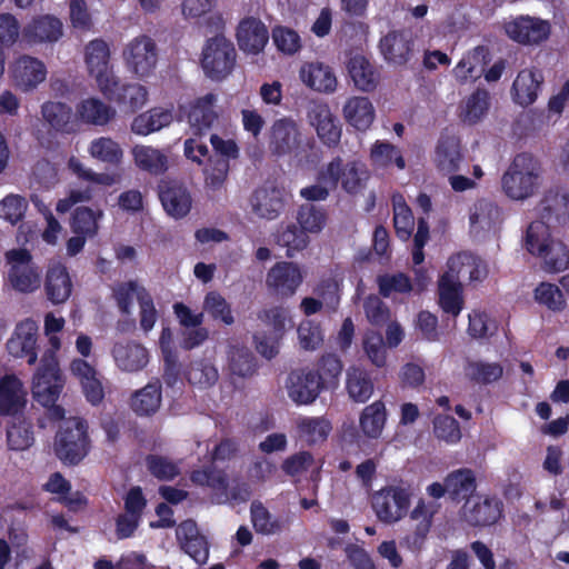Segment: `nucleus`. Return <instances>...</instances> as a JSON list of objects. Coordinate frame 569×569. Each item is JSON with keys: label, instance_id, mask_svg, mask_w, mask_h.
<instances>
[{"label": "nucleus", "instance_id": "nucleus-1", "mask_svg": "<svg viewBox=\"0 0 569 569\" xmlns=\"http://www.w3.org/2000/svg\"><path fill=\"white\" fill-rule=\"evenodd\" d=\"M112 297L121 315L127 320L118 321L117 329L120 332H129L136 328L134 306H139L140 329L148 333L158 321V310L153 298L146 287L137 280H129L116 283L112 287Z\"/></svg>", "mask_w": 569, "mask_h": 569}, {"label": "nucleus", "instance_id": "nucleus-2", "mask_svg": "<svg viewBox=\"0 0 569 569\" xmlns=\"http://www.w3.org/2000/svg\"><path fill=\"white\" fill-rule=\"evenodd\" d=\"M541 186V168L528 153L517 154L501 177L502 192L511 200L525 201Z\"/></svg>", "mask_w": 569, "mask_h": 569}, {"label": "nucleus", "instance_id": "nucleus-3", "mask_svg": "<svg viewBox=\"0 0 569 569\" xmlns=\"http://www.w3.org/2000/svg\"><path fill=\"white\" fill-rule=\"evenodd\" d=\"M64 382L59 361H54L50 355L40 360L32 377L31 393L38 403L48 408L49 419H62L66 415V410L56 403L63 390Z\"/></svg>", "mask_w": 569, "mask_h": 569}, {"label": "nucleus", "instance_id": "nucleus-4", "mask_svg": "<svg viewBox=\"0 0 569 569\" xmlns=\"http://www.w3.org/2000/svg\"><path fill=\"white\" fill-rule=\"evenodd\" d=\"M60 421L54 437L56 456L68 465L79 463L88 453L87 425L78 417L58 419Z\"/></svg>", "mask_w": 569, "mask_h": 569}, {"label": "nucleus", "instance_id": "nucleus-5", "mask_svg": "<svg viewBox=\"0 0 569 569\" xmlns=\"http://www.w3.org/2000/svg\"><path fill=\"white\" fill-rule=\"evenodd\" d=\"M8 283L19 293H32L41 287L42 271L27 249H11L4 254Z\"/></svg>", "mask_w": 569, "mask_h": 569}, {"label": "nucleus", "instance_id": "nucleus-6", "mask_svg": "<svg viewBox=\"0 0 569 569\" xmlns=\"http://www.w3.org/2000/svg\"><path fill=\"white\" fill-rule=\"evenodd\" d=\"M237 51L233 43L223 36L208 39L202 48L201 67L211 80L220 81L233 70Z\"/></svg>", "mask_w": 569, "mask_h": 569}, {"label": "nucleus", "instance_id": "nucleus-7", "mask_svg": "<svg viewBox=\"0 0 569 569\" xmlns=\"http://www.w3.org/2000/svg\"><path fill=\"white\" fill-rule=\"evenodd\" d=\"M84 63L102 94H109L112 87H117L118 78L111 63L110 47L106 41L94 39L86 46Z\"/></svg>", "mask_w": 569, "mask_h": 569}, {"label": "nucleus", "instance_id": "nucleus-8", "mask_svg": "<svg viewBox=\"0 0 569 569\" xmlns=\"http://www.w3.org/2000/svg\"><path fill=\"white\" fill-rule=\"evenodd\" d=\"M439 501L420 498L409 512L410 531L401 539V546L411 552H420L431 531L435 516L440 511Z\"/></svg>", "mask_w": 569, "mask_h": 569}, {"label": "nucleus", "instance_id": "nucleus-9", "mask_svg": "<svg viewBox=\"0 0 569 569\" xmlns=\"http://www.w3.org/2000/svg\"><path fill=\"white\" fill-rule=\"evenodd\" d=\"M301 126L291 117L274 120L268 133V147L278 157L297 156L303 147Z\"/></svg>", "mask_w": 569, "mask_h": 569}, {"label": "nucleus", "instance_id": "nucleus-10", "mask_svg": "<svg viewBox=\"0 0 569 569\" xmlns=\"http://www.w3.org/2000/svg\"><path fill=\"white\" fill-rule=\"evenodd\" d=\"M122 59L131 73L141 79L147 78L157 66V44L150 37L140 34L124 46Z\"/></svg>", "mask_w": 569, "mask_h": 569}, {"label": "nucleus", "instance_id": "nucleus-11", "mask_svg": "<svg viewBox=\"0 0 569 569\" xmlns=\"http://www.w3.org/2000/svg\"><path fill=\"white\" fill-rule=\"evenodd\" d=\"M410 492L398 486H389L375 492L372 509L377 518L386 525L399 522L408 513Z\"/></svg>", "mask_w": 569, "mask_h": 569}, {"label": "nucleus", "instance_id": "nucleus-12", "mask_svg": "<svg viewBox=\"0 0 569 569\" xmlns=\"http://www.w3.org/2000/svg\"><path fill=\"white\" fill-rule=\"evenodd\" d=\"M506 34L523 46H538L548 40L550 22L538 17L520 16L503 24Z\"/></svg>", "mask_w": 569, "mask_h": 569}, {"label": "nucleus", "instance_id": "nucleus-13", "mask_svg": "<svg viewBox=\"0 0 569 569\" xmlns=\"http://www.w3.org/2000/svg\"><path fill=\"white\" fill-rule=\"evenodd\" d=\"M47 67L42 60L30 54L18 56L9 66L13 86L23 92L38 88L47 79Z\"/></svg>", "mask_w": 569, "mask_h": 569}, {"label": "nucleus", "instance_id": "nucleus-14", "mask_svg": "<svg viewBox=\"0 0 569 569\" xmlns=\"http://www.w3.org/2000/svg\"><path fill=\"white\" fill-rule=\"evenodd\" d=\"M303 281V272L298 263L280 261L274 263L266 274L269 291L281 298L292 297Z\"/></svg>", "mask_w": 569, "mask_h": 569}, {"label": "nucleus", "instance_id": "nucleus-15", "mask_svg": "<svg viewBox=\"0 0 569 569\" xmlns=\"http://www.w3.org/2000/svg\"><path fill=\"white\" fill-rule=\"evenodd\" d=\"M63 36V23L52 14L33 17L22 28L21 42L28 47L53 44Z\"/></svg>", "mask_w": 569, "mask_h": 569}, {"label": "nucleus", "instance_id": "nucleus-16", "mask_svg": "<svg viewBox=\"0 0 569 569\" xmlns=\"http://www.w3.org/2000/svg\"><path fill=\"white\" fill-rule=\"evenodd\" d=\"M307 121L316 129L319 139L325 144L329 147L338 144L341 138V128L327 103L311 101L307 108Z\"/></svg>", "mask_w": 569, "mask_h": 569}, {"label": "nucleus", "instance_id": "nucleus-17", "mask_svg": "<svg viewBox=\"0 0 569 569\" xmlns=\"http://www.w3.org/2000/svg\"><path fill=\"white\" fill-rule=\"evenodd\" d=\"M37 340V322L26 319L17 325L12 336L7 341V350L14 358H27L28 365L32 366L38 360Z\"/></svg>", "mask_w": 569, "mask_h": 569}, {"label": "nucleus", "instance_id": "nucleus-18", "mask_svg": "<svg viewBox=\"0 0 569 569\" xmlns=\"http://www.w3.org/2000/svg\"><path fill=\"white\" fill-rule=\"evenodd\" d=\"M322 388V376L310 369L292 372L287 382L288 396L297 405L312 403Z\"/></svg>", "mask_w": 569, "mask_h": 569}, {"label": "nucleus", "instance_id": "nucleus-19", "mask_svg": "<svg viewBox=\"0 0 569 569\" xmlns=\"http://www.w3.org/2000/svg\"><path fill=\"white\" fill-rule=\"evenodd\" d=\"M284 206V192L274 186L256 189L249 198L250 212L263 220H274Z\"/></svg>", "mask_w": 569, "mask_h": 569}, {"label": "nucleus", "instance_id": "nucleus-20", "mask_svg": "<svg viewBox=\"0 0 569 569\" xmlns=\"http://www.w3.org/2000/svg\"><path fill=\"white\" fill-rule=\"evenodd\" d=\"M111 355L117 368L123 372L141 371L149 362L148 349L132 340L114 343Z\"/></svg>", "mask_w": 569, "mask_h": 569}, {"label": "nucleus", "instance_id": "nucleus-21", "mask_svg": "<svg viewBox=\"0 0 569 569\" xmlns=\"http://www.w3.org/2000/svg\"><path fill=\"white\" fill-rule=\"evenodd\" d=\"M27 406V390L14 375L0 379V415L19 416Z\"/></svg>", "mask_w": 569, "mask_h": 569}, {"label": "nucleus", "instance_id": "nucleus-22", "mask_svg": "<svg viewBox=\"0 0 569 569\" xmlns=\"http://www.w3.org/2000/svg\"><path fill=\"white\" fill-rule=\"evenodd\" d=\"M300 81L309 89L320 93H333L338 80L333 70L322 62H305L299 69Z\"/></svg>", "mask_w": 569, "mask_h": 569}, {"label": "nucleus", "instance_id": "nucleus-23", "mask_svg": "<svg viewBox=\"0 0 569 569\" xmlns=\"http://www.w3.org/2000/svg\"><path fill=\"white\" fill-rule=\"evenodd\" d=\"M469 221L470 230L476 236L496 232L502 222V212L495 202L480 199L471 207Z\"/></svg>", "mask_w": 569, "mask_h": 569}, {"label": "nucleus", "instance_id": "nucleus-24", "mask_svg": "<svg viewBox=\"0 0 569 569\" xmlns=\"http://www.w3.org/2000/svg\"><path fill=\"white\" fill-rule=\"evenodd\" d=\"M379 48L388 63L403 66L413 51L412 36L408 31H391L380 40Z\"/></svg>", "mask_w": 569, "mask_h": 569}, {"label": "nucleus", "instance_id": "nucleus-25", "mask_svg": "<svg viewBox=\"0 0 569 569\" xmlns=\"http://www.w3.org/2000/svg\"><path fill=\"white\" fill-rule=\"evenodd\" d=\"M461 516L471 526H489L500 518V503L495 498H470L462 506Z\"/></svg>", "mask_w": 569, "mask_h": 569}, {"label": "nucleus", "instance_id": "nucleus-26", "mask_svg": "<svg viewBox=\"0 0 569 569\" xmlns=\"http://www.w3.org/2000/svg\"><path fill=\"white\" fill-rule=\"evenodd\" d=\"M180 548L189 555L197 563H206L209 557L208 542L199 532L197 523L193 520L181 522L176 531Z\"/></svg>", "mask_w": 569, "mask_h": 569}, {"label": "nucleus", "instance_id": "nucleus-27", "mask_svg": "<svg viewBox=\"0 0 569 569\" xmlns=\"http://www.w3.org/2000/svg\"><path fill=\"white\" fill-rule=\"evenodd\" d=\"M433 162L443 174L458 172L463 162L460 139L452 134L441 136L436 146Z\"/></svg>", "mask_w": 569, "mask_h": 569}, {"label": "nucleus", "instance_id": "nucleus-28", "mask_svg": "<svg viewBox=\"0 0 569 569\" xmlns=\"http://www.w3.org/2000/svg\"><path fill=\"white\" fill-rule=\"evenodd\" d=\"M442 276L455 279L461 286L465 280H482L487 276V268L481 259L463 252L449 259L448 270Z\"/></svg>", "mask_w": 569, "mask_h": 569}, {"label": "nucleus", "instance_id": "nucleus-29", "mask_svg": "<svg viewBox=\"0 0 569 569\" xmlns=\"http://www.w3.org/2000/svg\"><path fill=\"white\" fill-rule=\"evenodd\" d=\"M117 111L97 97H87L76 104L74 117L83 123L97 127L107 126L116 118Z\"/></svg>", "mask_w": 569, "mask_h": 569}, {"label": "nucleus", "instance_id": "nucleus-30", "mask_svg": "<svg viewBox=\"0 0 569 569\" xmlns=\"http://www.w3.org/2000/svg\"><path fill=\"white\" fill-rule=\"evenodd\" d=\"M345 121L359 131H367L376 119V109L368 97H349L343 107Z\"/></svg>", "mask_w": 569, "mask_h": 569}, {"label": "nucleus", "instance_id": "nucleus-31", "mask_svg": "<svg viewBox=\"0 0 569 569\" xmlns=\"http://www.w3.org/2000/svg\"><path fill=\"white\" fill-rule=\"evenodd\" d=\"M160 200L166 212L174 218L186 217L192 206L191 194L188 189L178 182H164L160 189Z\"/></svg>", "mask_w": 569, "mask_h": 569}, {"label": "nucleus", "instance_id": "nucleus-32", "mask_svg": "<svg viewBox=\"0 0 569 569\" xmlns=\"http://www.w3.org/2000/svg\"><path fill=\"white\" fill-rule=\"evenodd\" d=\"M268 30L257 18H244L238 26L237 39L242 51L257 54L268 42Z\"/></svg>", "mask_w": 569, "mask_h": 569}, {"label": "nucleus", "instance_id": "nucleus-33", "mask_svg": "<svg viewBox=\"0 0 569 569\" xmlns=\"http://www.w3.org/2000/svg\"><path fill=\"white\" fill-rule=\"evenodd\" d=\"M44 290L48 299L54 305L63 303L69 299L72 291V281L66 266L60 262L49 264Z\"/></svg>", "mask_w": 569, "mask_h": 569}, {"label": "nucleus", "instance_id": "nucleus-34", "mask_svg": "<svg viewBox=\"0 0 569 569\" xmlns=\"http://www.w3.org/2000/svg\"><path fill=\"white\" fill-rule=\"evenodd\" d=\"M216 102L217 96L207 93L191 103L187 119L194 134H201L203 131L210 129L217 120Z\"/></svg>", "mask_w": 569, "mask_h": 569}, {"label": "nucleus", "instance_id": "nucleus-35", "mask_svg": "<svg viewBox=\"0 0 569 569\" xmlns=\"http://www.w3.org/2000/svg\"><path fill=\"white\" fill-rule=\"evenodd\" d=\"M330 162H338L337 184L340 183L346 192L357 193L365 188L370 174L363 162L353 160L343 163L340 157Z\"/></svg>", "mask_w": 569, "mask_h": 569}, {"label": "nucleus", "instance_id": "nucleus-36", "mask_svg": "<svg viewBox=\"0 0 569 569\" xmlns=\"http://www.w3.org/2000/svg\"><path fill=\"white\" fill-rule=\"evenodd\" d=\"M172 121V108L154 107L133 118L131 131L138 136H148L168 127Z\"/></svg>", "mask_w": 569, "mask_h": 569}, {"label": "nucleus", "instance_id": "nucleus-37", "mask_svg": "<svg viewBox=\"0 0 569 569\" xmlns=\"http://www.w3.org/2000/svg\"><path fill=\"white\" fill-rule=\"evenodd\" d=\"M539 220L565 223L569 218V193L557 189L546 191L538 204Z\"/></svg>", "mask_w": 569, "mask_h": 569}, {"label": "nucleus", "instance_id": "nucleus-38", "mask_svg": "<svg viewBox=\"0 0 569 569\" xmlns=\"http://www.w3.org/2000/svg\"><path fill=\"white\" fill-rule=\"evenodd\" d=\"M488 51L483 47H477L462 57L452 72L460 83L475 81L481 77L489 60Z\"/></svg>", "mask_w": 569, "mask_h": 569}, {"label": "nucleus", "instance_id": "nucleus-39", "mask_svg": "<svg viewBox=\"0 0 569 569\" xmlns=\"http://www.w3.org/2000/svg\"><path fill=\"white\" fill-rule=\"evenodd\" d=\"M369 161L375 169H389L396 166L399 170L406 168L401 149L387 140H376L369 149Z\"/></svg>", "mask_w": 569, "mask_h": 569}, {"label": "nucleus", "instance_id": "nucleus-40", "mask_svg": "<svg viewBox=\"0 0 569 569\" xmlns=\"http://www.w3.org/2000/svg\"><path fill=\"white\" fill-rule=\"evenodd\" d=\"M104 96L129 112L137 111L148 101V91L140 83H120L118 81L117 87H112L109 94Z\"/></svg>", "mask_w": 569, "mask_h": 569}, {"label": "nucleus", "instance_id": "nucleus-41", "mask_svg": "<svg viewBox=\"0 0 569 569\" xmlns=\"http://www.w3.org/2000/svg\"><path fill=\"white\" fill-rule=\"evenodd\" d=\"M542 82L541 72L537 69L521 70L512 84L515 101L520 106L535 102Z\"/></svg>", "mask_w": 569, "mask_h": 569}, {"label": "nucleus", "instance_id": "nucleus-42", "mask_svg": "<svg viewBox=\"0 0 569 569\" xmlns=\"http://www.w3.org/2000/svg\"><path fill=\"white\" fill-rule=\"evenodd\" d=\"M338 162H329L318 173L315 184L300 190V196L308 201H323L330 191L337 188Z\"/></svg>", "mask_w": 569, "mask_h": 569}, {"label": "nucleus", "instance_id": "nucleus-43", "mask_svg": "<svg viewBox=\"0 0 569 569\" xmlns=\"http://www.w3.org/2000/svg\"><path fill=\"white\" fill-rule=\"evenodd\" d=\"M373 382L369 372L360 366H350L346 371V390L355 402L363 403L373 393Z\"/></svg>", "mask_w": 569, "mask_h": 569}, {"label": "nucleus", "instance_id": "nucleus-44", "mask_svg": "<svg viewBox=\"0 0 569 569\" xmlns=\"http://www.w3.org/2000/svg\"><path fill=\"white\" fill-rule=\"evenodd\" d=\"M348 71L355 86L361 91H372L379 82L377 69L361 54H356L349 60Z\"/></svg>", "mask_w": 569, "mask_h": 569}, {"label": "nucleus", "instance_id": "nucleus-45", "mask_svg": "<svg viewBox=\"0 0 569 569\" xmlns=\"http://www.w3.org/2000/svg\"><path fill=\"white\" fill-rule=\"evenodd\" d=\"M251 523L257 533L263 536L280 535L288 526V521L273 516L260 501L250 506Z\"/></svg>", "mask_w": 569, "mask_h": 569}, {"label": "nucleus", "instance_id": "nucleus-46", "mask_svg": "<svg viewBox=\"0 0 569 569\" xmlns=\"http://www.w3.org/2000/svg\"><path fill=\"white\" fill-rule=\"evenodd\" d=\"M386 422L387 410L385 403L380 400L365 407L359 418L361 432L370 439H379L381 437Z\"/></svg>", "mask_w": 569, "mask_h": 569}, {"label": "nucleus", "instance_id": "nucleus-47", "mask_svg": "<svg viewBox=\"0 0 569 569\" xmlns=\"http://www.w3.org/2000/svg\"><path fill=\"white\" fill-rule=\"evenodd\" d=\"M296 423L299 438L309 445L325 442L332 430L326 417H300Z\"/></svg>", "mask_w": 569, "mask_h": 569}, {"label": "nucleus", "instance_id": "nucleus-48", "mask_svg": "<svg viewBox=\"0 0 569 569\" xmlns=\"http://www.w3.org/2000/svg\"><path fill=\"white\" fill-rule=\"evenodd\" d=\"M161 399V385L152 381L132 395L130 407L139 416H150L160 408Z\"/></svg>", "mask_w": 569, "mask_h": 569}, {"label": "nucleus", "instance_id": "nucleus-49", "mask_svg": "<svg viewBox=\"0 0 569 569\" xmlns=\"http://www.w3.org/2000/svg\"><path fill=\"white\" fill-rule=\"evenodd\" d=\"M88 153L92 159L112 167H119L123 161L121 146L110 137H99L90 141Z\"/></svg>", "mask_w": 569, "mask_h": 569}, {"label": "nucleus", "instance_id": "nucleus-50", "mask_svg": "<svg viewBox=\"0 0 569 569\" xmlns=\"http://www.w3.org/2000/svg\"><path fill=\"white\" fill-rule=\"evenodd\" d=\"M134 163L140 169L160 174L168 169V158L159 149L151 146L137 144L132 148Z\"/></svg>", "mask_w": 569, "mask_h": 569}, {"label": "nucleus", "instance_id": "nucleus-51", "mask_svg": "<svg viewBox=\"0 0 569 569\" xmlns=\"http://www.w3.org/2000/svg\"><path fill=\"white\" fill-rule=\"evenodd\" d=\"M449 495L453 499H470L476 491L477 482L475 472L468 468H461L446 476Z\"/></svg>", "mask_w": 569, "mask_h": 569}, {"label": "nucleus", "instance_id": "nucleus-52", "mask_svg": "<svg viewBox=\"0 0 569 569\" xmlns=\"http://www.w3.org/2000/svg\"><path fill=\"white\" fill-rule=\"evenodd\" d=\"M439 303L447 313L457 317L462 310L461 286L455 279L442 276L439 280Z\"/></svg>", "mask_w": 569, "mask_h": 569}, {"label": "nucleus", "instance_id": "nucleus-53", "mask_svg": "<svg viewBox=\"0 0 569 569\" xmlns=\"http://www.w3.org/2000/svg\"><path fill=\"white\" fill-rule=\"evenodd\" d=\"M104 213L101 209H91L89 207H79L76 209L71 229L76 234L93 238L99 231V220L103 218Z\"/></svg>", "mask_w": 569, "mask_h": 569}, {"label": "nucleus", "instance_id": "nucleus-54", "mask_svg": "<svg viewBox=\"0 0 569 569\" xmlns=\"http://www.w3.org/2000/svg\"><path fill=\"white\" fill-rule=\"evenodd\" d=\"M466 377L478 385H489L498 381L503 375V367L499 362L482 360L468 361L465 367Z\"/></svg>", "mask_w": 569, "mask_h": 569}, {"label": "nucleus", "instance_id": "nucleus-55", "mask_svg": "<svg viewBox=\"0 0 569 569\" xmlns=\"http://www.w3.org/2000/svg\"><path fill=\"white\" fill-rule=\"evenodd\" d=\"M486 90L478 89L461 106L460 118L465 123L476 124L488 112L490 101Z\"/></svg>", "mask_w": 569, "mask_h": 569}, {"label": "nucleus", "instance_id": "nucleus-56", "mask_svg": "<svg viewBox=\"0 0 569 569\" xmlns=\"http://www.w3.org/2000/svg\"><path fill=\"white\" fill-rule=\"evenodd\" d=\"M555 240L548 222L538 219L529 224L525 244L531 254L538 256L545 252L547 247Z\"/></svg>", "mask_w": 569, "mask_h": 569}, {"label": "nucleus", "instance_id": "nucleus-57", "mask_svg": "<svg viewBox=\"0 0 569 569\" xmlns=\"http://www.w3.org/2000/svg\"><path fill=\"white\" fill-rule=\"evenodd\" d=\"M68 168L79 179L96 184L111 187L121 181V174L119 172H96L91 168L86 167L79 159L71 157L68 161Z\"/></svg>", "mask_w": 569, "mask_h": 569}, {"label": "nucleus", "instance_id": "nucleus-58", "mask_svg": "<svg viewBox=\"0 0 569 569\" xmlns=\"http://www.w3.org/2000/svg\"><path fill=\"white\" fill-rule=\"evenodd\" d=\"M228 370L239 378L252 376L254 362L250 350L246 347L231 346L228 350Z\"/></svg>", "mask_w": 569, "mask_h": 569}, {"label": "nucleus", "instance_id": "nucleus-59", "mask_svg": "<svg viewBox=\"0 0 569 569\" xmlns=\"http://www.w3.org/2000/svg\"><path fill=\"white\" fill-rule=\"evenodd\" d=\"M41 116L50 128L57 131H64L70 124L72 110L66 103L48 101L41 107Z\"/></svg>", "mask_w": 569, "mask_h": 569}, {"label": "nucleus", "instance_id": "nucleus-60", "mask_svg": "<svg viewBox=\"0 0 569 569\" xmlns=\"http://www.w3.org/2000/svg\"><path fill=\"white\" fill-rule=\"evenodd\" d=\"M202 309L213 320H220L227 326L234 323L230 303L218 291H210L204 296Z\"/></svg>", "mask_w": 569, "mask_h": 569}, {"label": "nucleus", "instance_id": "nucleus-61", "mask_svg": "<svg viewBox=\"0 0 569 569\" xmlns=\"http://www.w3.org/2000/svg\"><path fill=\"white\" fill-rule=\"evenodd\" d=\"M379 292L389 298L393 295H408L413 291V284L410 278L402 273H386L377 278Z\"/></svg>", "mask_w": 569, "mask_h": 569}, {"label": "nucleus", "instance_id": "nucleus-62", "mask_svg": "<svg viewBox=\"0 0 569 569\" xmlns=\"http://www.w3.org/2000/svg\"><path fill=\"white\" fill-rule=\"evenodd\" d=\"M362 349L368 360L377 368L387 365V349L380 332L368 330L362 338Z\"/></svg>", "mask_w": 569, "mask_h": 569}, {"label": "nucleus", "instance_id": "nucleus-63", "mask_svg": "<svg viewBox=\"0 0 569 569\" xmlns=\"http://www.w3.org/2000/svg\"><path fill=\"white\" fill-rule=\"evenodd\" d=\"M327 220V212L312 204L301 206L297 213L298 224L307 233H320L325 229Z\"/></svg>", "mask_w": 569, "mask_h": 569}, {"label": "nucleus", "instance_id": "nucleus-64", "mask_svg": "<svg viewBox=\"0 0 569 569\" xmlns=\"http://www.w3.org/2000/svg\"><path fill=\"white\" fill-rule=\"evenodd\" d=\"M537 257L542 260L543 268L548 271L559 272L569 266V250L559 240L552 241L547 250Z\"/></svg>", "mask_w": 569, "mask_h": 569}]
</instances>
